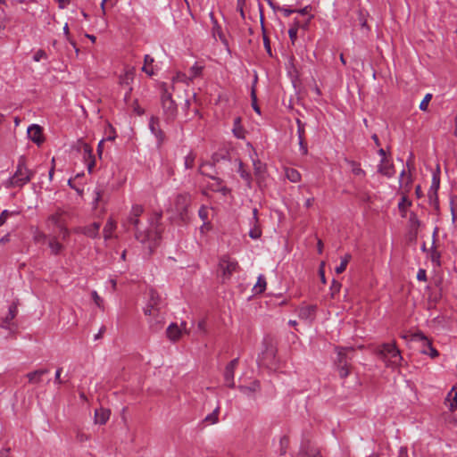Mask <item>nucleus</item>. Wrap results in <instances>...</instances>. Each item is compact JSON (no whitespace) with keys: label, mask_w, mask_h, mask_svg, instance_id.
I'll return each mask as SVG.
<instances>
[{"label":"nucleus","mask_w":457,"mask_h":457,"mask_svg":"<svg viewBox=\"0 0 457 457\" xmlns=\"http://www.w3.org/2000/svg\"><path fill=\"white\" fill-rule=\"evenodd\" d=\"M397 457H410L406 447H401Z\"/></svg>","instance_id":"774afa93"},{"label":"nucleus","mask_w":457,"mask_h":457,"mask_svg":"<svg viewBox=\"0 0 457 457\" xmlns=\"http://www.w3.org/2000/svg\"><path fill=\"white\" fill-rule=\"evenodd\" d=\"M440 187V176H439V168H437L436 172L433 173L432 176V183L428 191L432 192L435 195V192L437 193Z\"/></svg>","instance_id":"473e14b6"},{"label":"nucleus","mask_w":457,"mask_h":457,"mask_svg":"<svg viewBox=\"0 0 457 457\" xmlns=\"http://www.w3.org/2000/svg\"><path fill=\"white\" fill-rule=\"evenodd\" d=\"M62 371V368H58L56 372H55L54 381L57 384H62L63 383V381L61 378Z\"/></svg>","instance_id":"338daca9"},{"label":"nucleus","mask_w":457,"mask_h":457,"mask_svg":"<svg viewBox=\"0 0 457 457\" xmlns=\"http://www.w3.org/2000/svg\"><path fill=\"white\" fill-rule=\"evenodd\" d=\"M445 400L449 403V409L451 411H455L457 409V383L456 386H454L448 393Z\"/></svg>","instance_id":"bb28decb"},{"label":"nucleus","mask_w":457,"mask_h":457,"mask_svg":"<svg viewBox=\"0 0 457 457\" xmlns=\"http://www.w3.org/2000/svg\"><path fill=\"white\" fill-rule=\"evenodd\" d=\"M34 176V171L29 170L26 165V157L20 156L16 170L12 177L9 179L10 187H21L30 181Z\"/></svg>","instance_id":"f03ea898"},{"label":"nucleus","mask_w":457,"mask_h":457,"mask_svg":"<svg viewBox=\"0 0 457 457\" xmlns=\"http://www.w3.org/2000/svg\"><path fill=\"white\" fill-rule=\"evenodd\" d=\"M101 224L99 222H93L92 224L80 228L78 231L83 233L85 236L92 238H96L99 235Z\"/></svg>","instance_id":"a211bd4d"},{"label":"nucleus","mask_w":457,"mask_h":457,"mask_svg":"<svg viewBox=\"0 0 457 457\" xmlns=\"http://www.w3.org/2000/svg\"><path fill=\"white\" fill-rule=\"evenodd\" d=\"M315 310H316V306L315 305H308V306H304V307H302L300 310H299V317L301 319H309L311 317L313 316L314 312H315Z\"/></svg>","instance_id":"c85d7f7f"},{"label":"nucleus","mask_w":457,"mask_h":457,"mask_svg":"<svg viewBox=\"0 0 457 457\" xmlns=\"http://www.w3.org/2000/svg\"><path fill=\"white\" fill-rule=\"evenodd\" d=\"M349 165L352 167V172L356 176H365V171L361 168L360 163L354 161H347Z\"/></svg>","instance_id":"a19ab883"},{"label":"nucleus","mask_w":457,"mask_h":457,"mask_svg":"<svg viewBox=\"0 0 457 457\" xmlns=\"http://www.w3.org/2000/svg\"><path fill=\"white\" fill-rule=\"evenodd\" d=\"M15 213L16 212H11L8 210L3 211L2 213L0 214V227L3 226L6 222L9 216L15 214Z\"/></svg>","instance_id":"603ef678"},{"label":"nucleus","mask_w":457,"mask_h":457,"mask_svg":"<svg viewBox=\"0 0 457 457\" xmlns=\"http://www.w3.org/2000/svg\"><path fill=\"white\" fill-rule=\"evenodd\" d=\"M145 63L142 67V71L148 74L149 76H152L154 74V71L149 66L154 62V58L150 56L149 54L145 55Z\"/></svg>","instance_id":"e433bc0d"},{"label":"nucleus","mask_w":457,"mask_h":457,"mask_svg":"<svg viewBox=\"0 0 457 457\" xmlns=\"http://www.w3.org/2000/svg\"><path fill=\"white\" fill-rule=\"evenodd\" d=\"M266 279H265V277L263 275H260L258 277V279H257V282L256 284L253 286V292L255 295L257 294H262V292H264V290L266 289Z\"/></svg>","instance_id":"7c9ffc66"},{"label":"nucleus","mask_w":457,"mask_h":457,"mask_svg":"<svg viewBox=\"0 0 457 457\" xmlns=\"http://www.w3.org/2000/svg\"><path fill=\"white\" fill-rule=\"evenodd\" d=\"M335 351L337 353L335 365L338 371L339 377L341 378H345L349 376L351 368L350 361L352 358L348 356V353L353 352L354 349L352 346H336Z\"/></svg>","instance_id":"7ed1b4c3"},{"label":"nucleus","mask_w":457,"mask_h":457,"mask_svg":"<svg viewBox=\"0 0 457 457\" xmlns=\"http://www.w3.org/2000/svg\"><path fill=\"white\" fill-rule=\"evenodd\" d=\"M162 106L163 109L165 120L167 121L174 120L178 112L177 104L172 99L171 93L168 92L166 88L162 90Z\"/></svg>","instance_id":"423d86ee"},{"label":"nucleus","mask_w":457,"mask_h":457,"mask_svg":"<svg viewBox=\"0 0 457 457\" xmlns=\"http://www.w3.org/2000/svg\"><path fill=\"white\" fill-rule=\"evenodd\" d=\"M297 32L298 29H296L295 28H290L288 29V35L293 45L295 43V40L297 39Z\"/></svg>","instance_id":"e2e57ef3"},{"label":"nucleus","mask_w":457,"mask_h":457,"mask_svg":"<svg viewBox=\"0 0 457 457\" xmlns=\"http://www.w3.org/2000/svg\"><path fill=\"white\" fill-rule=\"evenodd\" d=\"M378 171L387 178H392L395 172L393 163L386 157L381 159Z\"/></svg>","instance_id":"2eb2a0df"},{"label":"nucleus","mask_w":457,"mask_h":457,"mask_svg":"<svg viewBox=\"0 0 457 457\" xmlns=\"http://www.w3.org/2000/svg\"><path fill=\"white\" fill-rule=\"evenodd\" d=\"M91 296L93 301L95 302L96 305L100 308L104 309V300L100 297V295L97 294L96 291H92Z\"/></svg>","instance_id":"de8ad7c7"},{"label":"nucleus","mask_w":457,"mask_h":457,"mask_svg":"<svg viewBox=\"0 0 457 457\" xmlns=\"http://www.w3.org/2000/svg\"><path fill=\"white\" fill-rule=\"evenodd\" d=\"M133 111H134L137 114H138V115H142V114L145 112L144 109H142V108L139 106L138 102H137V99H135V100L133 101Z\"/></svg>","instance_id":"0e129e2a"},{"label":"nucleus","mask_w":457,"mask_h":457,"mask_svg":"<svg viewBox=\"0 0 457 457\" xmlns=\"http://www.w3.org/2000/svg\"><path fill=\"white\" fill-rule=\"evenodd\" d=\"M239 270L238 262L228 255H222L219 260L218 273L221 276L222 282L230 279L234 272Z\"/></svg>","instance_id":"39448f33"},{"label":"nucleus","mask_w":457,"mask_h":457,"mask_svg":"<svg viewBox=\"0 0 457 457\" xmlns=\"http://www.w3.org/2000/svg\"><path fill=\"white\" fill-rule=\"evenodd\" d=\"M296 122H297L298 138L304 137V134H305L304 124L302 123V121L299 119L296 120Z\"/></svg>","instance_id":"6e6d98bb"},{"label":"nucleus","mask_w":457,"mask_h":457,"mask_svg":"<svg viewBox=\"0 0 457 457\" xmlns=\"http://www.w3.org/2000/svg\"><path fill=\"white\" fill-rule=\"evenodd\" d=\"M251 98H252V106H253V110L258 114H260L261 110H260L259 105L257 104V96H256L255 89L253 87L252 88V91H251Z\"/></svg>","instance_id":"09e8293b"},{"label":"nucleus","mask_w":457,"mask_h":457,"mask_svg":"<svg viewBox=\"0 0 457 457\" xmlns=\"http://www.w3.org/2000/svg\"><path fill=\"white\" fill-rule=\"evenodd\" d=\"M399 183L403 194H407L411 190L412 184L411 173H407L405 170H403L400 174Z\"/></svg>","instance_id":"6ab92c4d"},{"label":"nucleus","mask_w":457,"mask_h":457,"mask_svg":"<svg viewBox=\"0 0 457 457\" xmlns=\"http://www.w3.org/2000/svg\"><path fill=\"white\" fill-rule=\"evenodd\" d=\"M17 313H18L17 303L13 302L9 306L8 314L4 318L3 322L5 323V324H8L11 320H12L16 317Z\"/></svg>","instance_id":"72a5a7b5"},{"label":"nucleus","mask_w":457,"mask_h":457,"mask_svg":"<svg viewBox=\"0 0 457 457\" xmlns=\"http://www.w3.org/2000/svg\"><path fill=\"white\" fill-rule=\"evenodd\" d=\"M237 388L244 395L253 396L254 393L260 391L261 385L258 380H254L249 386H238Z\"/></svg>","instance_id":"4be33fe9"},{"label":"nucleus","mask_w":457,"mask_h":457,"mask_svg":"<svg viewBox=\"0 0 457 457\" xmlns=\"http://www.w3.org/2000/svg\"><path fill=\"white\" fill-rule=\"evenodd\" d=\"M116 3L117 0H103L101 4L103 13H105L106 7H112Z\"/></svg>","instance_id":"13d9d810"},{"label":"nucleus","mask_w":457,"mask_h":457,"mask_svg":"<svg viewBox=\"0 0 457 457\" xmlns=\"http://www.w3.org/2000/svg\"><path fill=\"white\" fill-rule=\"evenodd\" d=\"M313 452H320L316 447L312 445L310 441H303L301 445L299 453L296 457H312Z\"/></svg>","instance_id":"412c9836"},{"label":"nucleus","mask_w":457,"mask_h":457,"mask_svg":"<svg viewBox=\"0 0 457 457\" xmlns=\"http://www.w3.org/2000/svg\"><path fill=\"white\" fill-rule=\"evenodd\" d=\"M208 214H209V212H208V208L205 207V206H202L199 211H198V215L199 217L205 222V220H207L208 219Z\"/></svg>","instance_id":"bf43d9fd"},{"label":"nucleus","mask_w":457,"mask_h":457,"mask_svg":"<svg viewBox=\"0 0 457 457\" xmlns=\"http://www.w3.org/2000/svg\"><path fill=\"white\" fill-rule=\"evenodd\" d=\"M144 212V208L142 205L135 204L132 206L129 218L127 221L123 224L127 227V229H130L132 228L135 230V237L137 240L145 243L151 238V232L146 228H143L141 227L139 217Z\"/></svg>","instance_id":"f257e3e1"},{"label":"nucleus","mask_w":457,"mask_h":457,"mask_svg":"<svg viewBox=\"0 0 457 457\" xmlns=\"http://www.w3.org/2000/svg\"><path fill=\"white\" fill-rule=\"evenodd\" d=\"M79 150L82 152L87 170L89 173H91L96 164V160L93 155L91 146L85 142H79Z\"/></svg>","instance_id":"9d476101"},{"label":"nucleus","mask_w":457,"mask_h":457,"mask_svg":"<svg viewBox=\"0 0 457 457\" xmlns=\"http://www.w3.org/2000/svg\"><path fill=\"white\" fill-rule=\"evenodd\" d=\"M213 169H214V167L212 163L204 162L200 165L199 172L202 175L207 176V177L211 178L212 179H213L219 186L220 184L221 180L219 178H216L215 176H213V174H212Z\"/></svg>","instance_id":"5701e85b"},{"label":"nucleus","mask_w":457,"mask_h":457,"mask_svg":"<svg viewBox=\"0 0 457 457\" xmlns=\"http://www.w3.org/2000/svg\"><path fill=\"white\" fill-rule=\"evenodd\" d=\"M149 129L151 132L156 137L158 143L162 144L165 140V134L160 129L159 118L152 116L149 120Z\"/></svg>","instance_id":"4468645a"},{"label":"nucleus","mask_w":457,"mask_h":457,"mask_svg":"<svg viewBox=\"0 0 457 457\" xmlns=\"http://www.w3.org/2000/svg\"><path fill=\"white\" fill-rule=\"evenodd\" d=\"M378 356L387 364L398 365L402 360L400 351L395 344L385 343L378 349Z\"/></svg>","instance_id":"20e7f679"},{"label":"nucleus","mask_w":457,"mask_h":457,"mask_svg":"<svg viewBox=\"0 0 457 457\" xmlns=\"http://www.w3.org/2000/svg\"><path fill=\"white\" fill-rule=\"evenodd\" d=\"M65 216V212L58 210L56 212L49 216L47 222L53 224L58 228H64V225H66Z\"/></svg>","instance_id":"f3484780"},{"label":"nucleus","mask_w":457,"mask_h":457,"mask_svg":"<svg viewBox=\"0 0 457 457\" xmlns=\"http://www.w3.org/2000/svg\"><path fill=\"white\" fill-rule=\"evenodd\" d=\"M164 303L159 294L154 290H149V300L144 308V313L147 317H152L153 313L162 312Z\"/></svg>","instance_id":"6e6552de"},{"label":"nucleus","mask_w":457,"mask_h":457,"mask_svg":"<svg viewBox=\"0 0 457 457\" xmlns=\"http://www.w3.org/2000/svg\"><path fill=\"white\" fill-rule=\"evenodd\" d=\"M196 155L194 152L190 151L186 156L184 160V166L186 169H192L195 165Z\"/></svg>","instance_id":"4c0bfd02"},{"label":"nucleus","mask_w":457,"mask_h":457,"mask_svg":"<svg viewBox=\"0 0 457 457\" xmlns=\"http://www.w3.org/2000/svg\"><path fill=\"white\" fill-rule=\"evenodd\" d=\"M289 446V439L287 436H284L279 440V455L283 456L287 453V448Z\"/></svg>","instance_id":"ea45409f"},{"label":"nucleus","mask_w":457,"mask_h":457,"mask_svg":"<svg viewBox=\"0 0 457 457\" xmlns=\"http://www.w3.org/2000/svg\"><path fill=\"white\" fill-rule=\"evenodd\" d=\"M197 331L203 334L207 333V323L204 319L201 320L197 323Z\"/></svg>","instance_id":"5fc2aeb1"},{"label":"nucleus","mask_w":457,"mask_h":457,"mask_svg":"<svg viewBox=\"0 0 457 457\" xmlns=\"http://www.w3.org/2000/svg\"><path fill=\"white\" fill-rule=\"evenodd\" d=\"M219 411H220V407L218 406L214 409V411L212 413L208 414L205 417L204 421H206L210 424H216L219 420V418H218Z\"/></svg>","instance_id":"79ce46f5"},{"label":"nucleus","mask_w":457,"mask_h":457,"mask_svg":"<svg viewBox=\"0 0 457 457\" xmlns=\"http://www.w3.org/2000/svg\"><path fill=\"white\" fill-rule=\"evenodd\" d=\"M238 173L240 174V177L245 179L248 185H250L251 183V175L249 172H247L245 170V167H244V164L242 162H239V165H238V170H237Z\"/></svg>","instance_id":"c03bdc74"},{"label":"nucleus","mask_w":457,"mask_h":457,"mask_svg":"<svg viewBox=\"0 0 457 457\" xmlns=\"http://www.w3.org/2000/svg\"><path fill=\"white\" fill-rule=\"evenodd\" d=\"M286 177L294 183L299 182L301 180L300 172L293 168L286 169Z\"/></svg>","instance_id":"2f4dec72"},{"label":"nucleus","mask_w":457,"mask_h":457,"mask_svg":"<svg viewBox=\"0 0 457 457\" xmlns=\"http://www.w3.org/2000/svg\"><path fill=\"white\" fill-rule=\"evenodd\" d=\"M340 288H341V283H339L338 281H336L335 279L332 281V285L330 287V290H331V295L332 296L335 295V294L338 293L340 291Z\"/></svg>","instance_id":"052dcab7"},{"label":"nucleus","mask_w":457,"mask_h":457,"mask_svg":"<svg viewBox=\"0 0 457 457\" xmlns=\"http://www.w3.org/2000/svg\"><path fill=\"white\" fill-rule=\"evenodd\" d=\"M241 118L237 117L234 120V125L232 132L237 138L243 139L245 136V130L241 124Z\"/></svg>","instance_id":"a878e982"},{"label":"nucleus","mask_w":457,"mask_h":457,"mask_svg":"<svg viewBox=\"0 0 457 457\" xmlns=\"http://www.w3.org/2000/svg\"><path fill=\"white\" fill-rule=\"evenodd\" d=\"M433 245H435V242H433ZM440 253L436 249L435 245H432L430 249V259L433 262H436L438 265L440 263Z\"/></svg>","instance_id":"49530a36"},{"label":"nucleus","mask_w":457,"mask_h":457,"mask_svg":"<svg viewBox=\"0 0 457 457\" xmlns=\"http://www.w3.org/2000/svg\"><path fill=\"white\" fill-rule=\"evenodd\" d=\"M47 373H49V370L40 369L28 373L26 377L29 379V383L37 385L42 382L43 376Z\"/></svg>","instance_id":"aec40b11"},{"label":"nucleus","mask_w":457,"mask_h":457,"mask_svg":"<svg viewBox=\"0 0 457 457\" xmlns=\"http://www.w3.org/2000/svg\"><path fill=\"white\" fill-rule=\"evenodd\" d=\"M135 77V68H128L123 74L120 76V86L131 87V83Z\"/></svg>","instance_id":"b1692460"},{"label":"nucleus","mask_w":457,"mask_h":457,"mask_svg":"<svg viewBox=\"0 0 457 457\" xmlns=\"http://www.w3.org/2000/svg\"><path fill=\"white\" fill-rule=\"evenodd\" d=\"M413 338L415 340L420 341L424 345L427 346V349H423L422 353L425 354L430 355L432 358L438 356V352L432 346L431 342L428 339V337L421 332L415 333L413 335Z\"/></svg>","instance_id":"ddd939ff"},{"label":"nucleus","mask_w":457,"mask_h":457,"mask_svg":"<svg viewBox=\"0 0 457 457\" xmlns=\"http://www.w3.org/2000/svg\"><path fill=\"white\" fill-rule=\"evenodd\" d=\"M46 57H47V55H46V51H45V50H42V49H39V50H37V51L35 53V54H34V56H33V60H34L35 62H39V61H40V60H42V59H46Z\"/></svg>","instance_id":"864d4df0"},{"label":"nucleus","mask_w":457,"mask_h":457,"mask_svg":"<svg viewBox=\"0 0 457 457\" xmlns=\"http://www.w3.org/2000/svg\"><path fill=\"white\" fill-rule=\"evenodd\" d=\"M276 11L281 12L286 17H288L290 14L296 12V10L289 9L286 7H281L276 4Z\"/></svg>","instance_id":"4d7b16f0"},{"label":"nucleus","mask_w":457,"mask_h":457,"mask_svg":"<svg viewBox=\"0 0 457 457\" xmlns=\"http://www.w3.org/2000/svg\"><path fill=\"white\" fill-rule=\"evenodd\" d=\"M428 200H429V204L436 209V210H438L439 209V202H438V195H437V193L435 192V195L428 191Z\"/></svg>","instance_id":"a18cd8bd"},{"label":"nucleus","mask_w":457,"mask_h":457,"mask_svg":"<svg viewBox=\"0 0 457 457\" xmlns=\"http://www.w3.org/2000/svg\"><path fill=\"white\" fill-rule=\"evenodd\" d=\"M298 140H299L300 151L302 152V154L303 155L307 154L308 147H307V144L305 143L304 137L298 138Z\"/></svg>","instance_id":"680f3d73"},{"label":"nucleus","mask_w":457,"mask_h":457,"mask_svg":"<svg viewBox=\"0 0 457 457\" xmlns=\"http://www.w3.org/2000/svg\"><path fill=\"white\" fill-rule=\"evenodd\" d=\"M183 333H189V331L187 328L186 322H182L180 324V327H179L177 323H171L166 329V336L169 338V340L172 342H177L178 340H179Z\"/></svg>","instance_id":"1a4fd4ad"},{"label":"nucleus","mask_w":457,"mask_h":457,"mask_svg":"<svg viewBox=\"0 0 457 457\" xmlns=\"http://www.w3.org/2000/svg\"><path fill=\"white\" fill-rule=\"evenodd\" d=\"M417 279L420 281H426L427 280V272L423 269H420L417 273Z\"/></svg>","instance_id":"69168bd1"},{"label":"nucleus","mask_w":457,"mask_h":457,"mask_svg":"<svg viewBox=\"0 0 457 457\" xmlns=\"http://www.w3.org/2000/svg\"><path fill=\"white\" fill-rule=\"evenodd\" d=\"M49 247L54 254H58L63 248L62 245L60 244L55 237H53L49 241Z\"/></svg>","instance_id":"58836bf2"},{"label":"nucleus","mask_w":457,"mask_h":457,"mask_svg":"<svg viewBox=\"0 0 457 457\" xmlns=\"http://www.w3.org/2000/svg\"><path fill=\"white\" fill-rule=\"evenodd\" d=\"M431 99H432V95L427 94L420 104V109L421 111H427L428 107V104Z\"/></svg>","instance_id":"8fccbe9b"},{"label":"nucleus","mask_w":457,"mask_h":457,"mask_svg":"<svg viewBox=\"0 0 457 457\" xmlns=\"http://www.w3.org/2000/svg\"><path fill=\"white\" fill-rule=\"evenodd\" d=\"M351 259H352V255H351L350 253H346L345 256H343V257L341 258V263H340V265H339V266H337V267L336 268V270H336V272H337V274H341V273H343V272L345 270V269H346V267H347V264L349 263V262L351 261Z\"/></svg>","instance_id":"c9c22d12"},{"label":"nucleus","mask_w":457,"mask_h":457,"mask_svg":"<svg viewBox=\"0 0 457 457\" xmlns=\"http://www.w3.org/2000/svg\"><path fill=\"white\" fill-rule=\"evenodd\" d=\"M275 353H276V350L274 349V347L272 345L267 346L266 350L264 352H262V356H263V358L267 357V358L274 359Z\"/></svg>","instance_id":"3c124183"},{"label":"nucleus","mask_w":457,"mask_h":457,"mask_svg":"<svg viewBox=\"0 0 457 457\" xmlns=\"http://www.w3.org/2000/svg\"><path fill=\"white\" fill-rule=\"evenodd\" d=\"M411 205V202L407 198L406 194H403L401 201L398 204V209L403 217H405L407 208Z\"/></svg>","instance_id":"f704fd0d"},{"label":"nucleus","mask_w":457,"mask_h":457,"mask_svg":"<svg viewBox=\"0 0 457 457\" xmlns=\"http://www.w3.org/2000/svg\"><path fill=\"white\" fill-rule=\"evenodd\" d=\"M204 66L195 63L188 71L187 79L192 81L194 79L202 75Z\"/></svg>","instance_id":"c756f323"},{"label":"nucleus","mask_w":457,"mask_h":457,"mask_svg":"<svg viewBox=\"0 0 457 457\" xmlns=\"http://www.w3.org/2000/svg\"><path fill=\"white\" fill-rule=\"evenodd\" d=\"M191 203V196L188 194H179L174 200V212L182 221L188 219L187 209Z\"/></svg>","instance_id":"0eeeda50"},{"label":"nucleus","mask_w":457,"mask_h":457,"mask_svg":"<svg viewBox=\"0 0 457 457\" xmlns=\"http://www.w3.org/2000/svg\"><path fill=\"white\" fill-rule=\"evenodd\" d=\"M110 414H111V412L107 409L101 408L99 410H96V412H95L96 423L100 424V425L105 424L110 418Z\"/></svg>","instance_id":"393cba45"},{"label":"nucleus","mask_w":457,"mask_h":457,"mask_svg":"<svg viewBox=\"0 0 457 457\" xmlns=\"http://www.w3.org/2000/svg\"><path fill=\"white\" fill-rule=\"evenodd\" d=\"M27 134L29 138L37 145H40L44 142L42 128L39 125H30L28 128Z\"/></svg>","instance_id":"f8f14e48"},{"label":"nucleus","mask_w":457,"mask_h":457,"mask_svg":"<svg viewBox=\"0 0 457 457\" xmlns=\"http://www.w3.org/2000/svg\"><path fill=\"white\" fill-rule=\"evenodd\" d=\"M238 362H239L238 358H235L232 361H230L225 367V370L223 373L224 380L226 382V385L230 388L235 387V382H234L235 370L237 369Z\"/></svg>","instance_id":"9b49d317"},{"label":"nucleus","mask_w":457,"mask_h":457,"mask_svg":"<svg viewBox=\"0 0 457 457\" xmlns=\"http://www.w3.org/2000/svg\"><path fill=\"white\" fill-rule=\"evenodd\" d=\"M115 228L116 222L112 218H109L103 230L104 237L105 240H108L112 237Z\"/></svg>","instance_id":"cd10ccee"},{"label":"nucleus","mask_w":457,"mask_h":457,"mask_svg":"<svg viewBox=\"0 0 457 457\" xmlns=\"http://www.w3.org/2000/svg\"><path fill=\"white\" fill-rule=\"evenodd\" d=\"M253 228L249 231V236L253 239H258L262 236V230L258 223L251 222Z\"/></svg>","instance_id":"37998d69"},{"label":"nucleus","mask_w":457,"mask_h":457,"mask_svg":"<svg viewBox=\"0 0 457 457\" xmlns=\"http://www.w3.org/2000/svg\"><path fill=\"white\" fill-rule=\"evenodd\" d=\"M150 329L154 332L159 331L164 323V316L162 312L153 313L152 317H148Z\"/></svg>","instance_id":"dca6fc26"}]
</instances>
